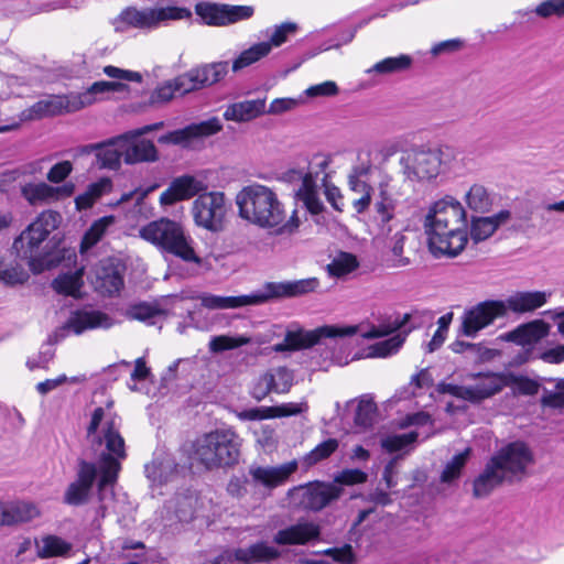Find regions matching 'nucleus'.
<instances>
[{
    "label": "nucleus",
    "instance_id": "nucleus-1",
    "mask_svg": "<svg viewBox=\"0 0 564 564\" xmlns=\"http://www.w3.org/2000/svg\"><path fill=\"white\" fill-rule=\"evenodd\" d=\"M87 438L94 451L102 445L105 449L98 456L97 464L79 458L77 462L76 479L72 481L63 496L64 503L73 507L88 502L95 481L98 486V499H105L107 487H112L121 470V462L126 459V443L120 434V419L106 413L102 406L91 413L87 426Z\"/></svg>",
    "mask_w": 564,
    "mask_h": 564
},
{
    "label": "nucleus",
    "instance_id": "nucleus-2",
    "mask_svg": "<svg viewBox=\"0 0 564 564\" xmlns=\"http://www.w3.org/2000/svg\"><path fill=\"white\" fill-rule=\"evenodd\" d=\"M424 227L429 247L435 256L456 257L468 241L466 212L452 196L433 204L425 216Z\"/></svg>",
    "mask_w": 564,
    "mask_h": 564
},
{
    "label": "nucleus",
    "instance_id": "nucleus-3",
    "mask_svg": "<svg viewBox=\"0 0 564 564\" xmlns=\"http://www.w3.org/2000/svg\"><path fill=\"white\" fill-rule=\"evenodd\" d=\"M239 216L264 229L278 228L279 234L294 232L300 226L296 210L286 219V212L276 193L265 185L253 183L236 196Z\"/></svg>",
    "mask_w": 564,
    "mask_h": 564
},
{
    "label": "nucleus",
    "instance_id": "nucleus-4",
    "mask_svg": "<svg viewBox=\"0 0 564 564\" xmlns=\"http://www.w3.org/2000/svg\"><path fill=\"white\" fill-rule=\"evenodd\" d=\"M533 462V453L527 443L514 441L506 444L487 460L482 471L475 478L474 497L486 498L505 482L521 481Z\"/></svg>",
    "mask_w": 564,
    "mask_h": 564
},
{
    "label": "nucleus",
    "instance_id": "nucleus-5",
    "mask_svg": "<svg viewBox=\"0 0 564 564\" xmlns=\"http://www.w3.org/2000/svg\"><path fill=\"white\" fill-rule=\"evenodd\" d=\"M61 221L58 212L44 210L14 239L12 249L18 257L28 261L33 273H41L59 263L61 256L53 252L48 243L42 245Z\"/></svg>",
    "mask_w": 564,
    "mask_h": 564
},
{
    "label": "nucleus",
    "instance_id": "nucleus-6",
    "mask_svg": "<svg viewBox=\"0 0 564 564\" xmlns=\"http://www.w3.org/2000/svg\"><path fill=\"white\" fill-rule=\"evenodd\" d=\"M456 158L452 147H414L402 151L400 173L405 182H424L436 178Z\"/></svg>",
    "mask_w": 564,
    "mask_h": 564
},
{
    "label": "nucleus",
    "instance_id": "nucleus-7",
    "mask_svg": "<svg viewBox=\"0 0 564 564\" xmlns=\"http://www.w3.org/2000/svg\"><path fill=\"white\" fill-rule=\"evenodd\" d=\"M139 235L155 246L162 253L172 254L184 262L200 264L202 259L194 249V240L184 227L172 219L162 217L142 226Z\"/></svg>",
    "mask_w": 564,
    "mask_h": 564
},
{
    "label": "nucleus",
    "instance_id": "nucleus-8",
    "mask_svg": "<svg viewBox=\"0 0 564 564\" xmlns=\"http://www.w3.org/2000/svg\"><path fill=\"white\" fill-rule=\"evenodd\" d=\"M241 438L232 430H216L197 438L193 458L207 469L231 467L239 463Z\"/></svg>",
    "mask_w": 564,
    "mask_h": 564
},
{
    "label": "nucleus",
    "instance_id": "nucleus-9",
    "mask_svg": "<svg viewBox=\"0 0 564 564\" xmlns=\"http://www.w3.org/2000/svg\"><path fill=\"white\" fill-rule=\"evenodd\" d=\"M192 17V12L183 7H161V8H144L138 10L135 8H127L121 11L116 19V31H123L120 24L135 29H155L162 23L175 20H184Z\"/></svg>",
    "mask_w": 564,
    "mask_h": 564
},
{
    "label": "nucleus",
    "instance_id": "nucleus-10",
    "mask_svg": "<svg viewBox=\"0 0 564 564\" xmlns=\"http://www.w3.org/2000/svg\"><path fill=\"white\" fill-rule=\"evenodd\" d=\"M357 333V325H324L313 330H288L284 339L275 344L272 349L275 352L295 351L310 348L318 344L322 338L350 337Z\"/></svg>",
    "mask_w": 564,
    "mask_h": 564
},
{
    "label": "nucleus",
    "instance_id": "nucleus-11",
    "mask_svg": "<svg viewBox=\"0 0 564 564\" xmlns=\"http://www.w3.org/2000/svg\"><path fill=\"white\" fill-rule=\"evenodd\" d=\"M194 223L213 232L223 230L227 214L226 197L223 192L200 193L193 202Z\"/></svg>",
    "mask_w": 564,
    "mask_h": 564
},
{
    "label": "nucleus",
    "instance_id": "nucleus-12",
    "mask_svg": "<svg viewBox=\"0 0 564 564\" xmlns=\"http://www.w3.org/2000/svg\"><path fill=\"white\" fill-rule=\"evenodd\" d=\"M505 316H507V304L503 301L480 302L464 312L459 333L474 338L481 329Z\"/></svg>",
    "mask_w": 564,
    "mask_h": 564
},
{
    "label": "nucleus",
    "instance_id": "nucleus-13",
    "mask_svg": "<svg viewBox=\"0 0 564 564\" xmlns=\"http://www.w3.org/2000/svg\"><path fill=\"white\" fill-rule=\"evenodd\" d=\"M195 13L207 25L224 26L250 19L254 13V9L251 6L199 2L195 6Z\"/></svg>",
    "mask_w": 564,
    "mask_h": 564
},
{
    "label": "nucleus",
    "instance_id": "nucleus-14",
    "mask_svg": "<svg viewBox=\"0 0 564 564\" xmlns=\"http://www.w3.org/2000/svg\"><path fill=\"white\" fill-rule=\"evenodd\" d=\"M228 69V62L207 64L180 75L178 84L184 90L194 91L218 83L227 75Z\"/></svg>",
    "mask_w": 564,
    "mask_h": 564
},
{
    "label": "nucleus",
    "instance_id": "nucleus-15",
    "mask_svg": "<svg viewBox=\"0 0 564 564\" xmlns=\"http://www.w3.org/2000/svg\"><path fill=\"white\" fill-rule=\"evenodd\" d=\"M321 527L307 520H300L294 524L278 530L273 535V543L280 546L306 545L319 540Z\"/></svg>",
    "mask_w": 564,
    "mask_h": 564
},
{
    "label": "nucleus",
    "instance_id": "nucleus-16",
    "mask_svg": "<svg viewBox=\"0 0 564 564\" xmlns=\"http://www.w3.org/2000/svg\"><path fill=\"white\" fill-rule=\"evenodd\" d=\"M207 188L206 184L193 175L175 177L169 187L160 195V204L174 205L177 202L189 199L199 195Z\"/></svg>",
    "mask_w": 564,
    "mask_h": 564
},
{
    "label": "nucleus",
    "instance_id": "nucleus-17",
    "mask_svg": "<svg viewBox=\"0 0 564 564\" xmlns=\"http://www.w3.org/2000/svg\"><path fill=\"white\" fill-rule=\"evenodd\" d=\"M319 285L316 278H307L295 281L267 282L263 290L268 302L283 297H296L314 292Z\"/></svg>",
    "mask_w": 564,
    "mask_h": 564
},
{
    "label": "nucleus",
    "instance_id": "nucleus-18",
    "mask_svg": "<svg viewBox=\"0 0 564 564\" xmlns=\"http://www.w3.org/2000/svg\"><path fill=\"white\" fill-rule=\"evenodd\" d=\"M180 465L173 455L169 453H158L151 463L144 466L147 478L158 486L172 481L180 473Z\"/></svg>",
    "mask_w": 564,
    "mask_h": 564
},
{
    "label": "nucleus",
    "instance_id": "nucleus-19",
    "mask_svg": "<svg viewBox=\"0 0 564 564\" xmlns=\"http://www.w3.org/2000/svg\"><path fill=\"white\" fill-rule=\"evenodd\" d=\"M341 492L343 489L338 485L317 482L304 489L301 503L305 509L319 511L337 500Z\"/></svg>",
    "mask_w": 564,
    "mask_h": 564
},
{
    "label": "nucleus",
    "instance_id": "nucleus-20",
    "mask_svg": "<svg viewBox=\"0 0 564 564\" xmlns=\"http://www.w3.org/2000/svg\"><path fill=\"white\" fill-rule=\"evenodd\" d=\"M113 325V319L100 311H75L64 325V328L72 329L76 335L87 329H108Z\"/></svg>",
    "mask_w": 564,
    "mask_h": 564
},
{
    "label": "nucleus",
    "instance_id": "nucleus-21",
    "mask_svg": "<svg viewBox=\"0 0 564 564\" xmlns=\"http://www.w3.org/2000/svg\"><path fill=\"white\" fill-rule=\"evenodd\" d=\"M236 561L242 564H269L282 556L281 551L267 541H258L234 552Z\"/></svg>",
    "mask_w": 564,
    "mask_h": 564
},
{
    "label": "nucleus",
    "instance_id": "nucleus-22",
    "mask_svg": "<svg viewBox=\"0 0 564 564\" xmlns=\"http://www.w3.org/2000/svg\"><path fill=\"white\" fill-rule=\"evenodd\" d=\"M481 380L475 386H470V402L477 403L499 393L505 387H508L507 372H479L476 375Z\"/></svg>",
    "mask_w": 564,
    "mask_h": 564
},
{
    "label": "nucleus",
    "instance_id": "nucleus-23",
    "mask_svg": "<svg viewBox=\"0 0 564 564\" xmlns=\"http://www.w3.org/2000/svg\"><path fill=\"white\" fill-rule=\"evenodd\" d=\"M126 88V84L118 82H95L90 87H88L83 93L69 94L70 110L78 111L87 106L93 105L97 101L98 95H105L115 91H123Z\"/></svg>",
    "mask_w": 564,
    "mask_h": 564
},
{
    "label": "nucleus",
    "instance_id": "nucleus-24",
    "mask_svg": "<svg viewBox=\"0 0 564 564\" xmlns=\"http://www.w3.org/2000/svg\"><path fill=\"white\" fill-rule=\"evenodd\" d=\"M265 98L246 99L228 105L224 111L227 121L248 122L265 113Z\"/></svg>",
    "mask_w": 564,
    "mask_h": 564
},
{
    "label": "nucleus",
    "instance_id": "nucleus-25",
    "mask_svg": "<svg viewBox=\"0 0 564 564\" xmlns=\"http://www.w3.org/2000/svg\"><path fill=\"white\" fill-rule=\"evenodd\" d=\"M123 147L124 135H118L99 142L95 165L100 170H118L121 164V158H124Z\"/></svg>",
    "mask_w": 564,
    "mask_h": 564
},
{
    "label": "nucleus",
    "instance_id": "nucleus-26",
    "mask_svg": "<svg viewBox=\"0 0 564 564\" xmlns=\"http://www.w3.org/2000/svg\"><path fill=\"white\" fill-rule=\"evenodd\" d=\"M296 468V460H292L275 467H252L249 473L256 482L274 488L283 484Z\"/></svg>",
    "mask_w": 564,
    "mask_h": 564
},
{
    "label": "nucleus",
    "instance_id": "nucleus-27",
    "mask_svg": "<svg viewBox=\"0 0 564 564\" xmlns=\"http://www.w3.org/2000/svg\"><path fill=\"white\" fill-rule=\"evenodd\" d=\"M511 213L507 209L488 217H473L470 221V238L474 242H480L491 237L495 231L507 220Z\"/></svg>",
    "mask_w": 564,
    "mask_h": 564
},
{
    "label": "nucleus",
    "instance_id": "nucleus-28",
    "mask_svg": "<svg viewBox=\"0 0 564 564\" xmlns=\"http://www.w3.org/2000/svg\"><path fill=\"white\" fill-rule=\"evenodd\" d=\"M551 293L544 291H522L510 295L506 301L507 312L527 313L542 307Z\"/></svg>",
    "mask_w": 564,
    "mask_h": 564
},
{
    "label": "nucleus",
    "instance_id": "nucleus-29",
    "mask_svg": "<svg viewBox=\"0 0 564 564\" xmlns=\"http://www.w3.org/2000/svg\"><path fill=\"white\" fill-rule=\"evenodd\" d=\"M2 511L3 527H11L18 523L28 522L39 516L37 508L33 503L24 501H2Z\"/></svg>",
    "mask_w": 564,
    "mask_h": 564
},
{
    "label": "nucleus",
    "instance_id": "nucleus-30",
    "mask_svg": "<svg viewBox=\"0 0 564 564\" xmlns=\"http://www.w3.org/2000/svg\"><path fill=\"white\" fill-rule=\"evenodd\" d=\"M414 59L409 54H399L398 56L386 57L366 70L367 74L377 75H397L409 72L413 66Z\"/></svg>",
    "mask_w": 564,
    "mask_h": 564
},
{
    "label": "nucleus",
    "instance_id": "nucleus-31",
    "mask_svg": "<svg viewBox=\"0 0 564 564\" xmlns=\"http://www.w3.org/2000/svg\"><path fill=\"white\" fill-rule=\"evenodd\" d=\"M98 289L109 296L120 292L123 288L122 270L113 263H102L97 272Z\"/></svg>",
    "mask_w": 564,
    "mask_h": 564
},
{
    "label": "nucleus",
    "instance_id": "nucleus-32",
    "mask_svg": "<svg viewBox=\"0 0 564 564\" xmlns=\"http://www.w3.org/2000/svg\"><path fill=\"white\" fill-rule=\"evenodd\" d=\"M123 154L127 164L154 162L158 160V150L150 140H140L129 145L124 137Z\"/></svg>",
    "mask_w": 564,
    "mask_h": 564
},
{
    "label": "nucleus",
    "instance_id": "nucleus-33",
    "mask_svg": "<svg viewBox=\"0 0 564 564\" xmlns=\"http://www.w3.org/2000/svg\"><path fill=\"white\" fill-rule=\"evenodd\" d=\"M75 112L70 110L69 95L56 96L47 100H40L29 109V118H42L46 116H55L62 112Z\"/></svg>",
    "mask_w": 564,
    "mask_h": 564
},
{
    "label": "nucleus",
    "instance_id": "nucleus-34",
    "mask_svg": "<svg viewBox=\"0 0 564 564\" xmlns=\"http://www.w3.org/2000/svg\"><path fill=\"white\" fill-rule=\"evenodd\" d=\"M296 197L303 202L312 215H318L324 210L323 202L318 197L317 185L311 173L302 177V184L296 191Z\"/></svg>",
    "mask_w": 564,
    "mask_h": 564
},
{
    "label": "nucleus",
    "instance_id": "nucleus-35",
    "mask_svg": "<svg viewBox=\"0 0 564 564\" xmlns=\"http://www.w3.org/2000/svg\"><path fill=\"white\" fill-rule=\"evenodd\" d=\"M84 269H78L75 272L59 274L52 282V288L56 293L63 295H70L76 297L83 286Z\"/></svg>",
    "mask_w": 564,
    "mask_h": 564
},
{
    "label": "nucleus",
    "instance_id": "nucleus-36",
    "mask_svg": "<svg viewBox=\"0 0 564 564\" xmlns=\"http://www.w3.org/2000/svg\"><path fill=\"white\" fill-rule=\"evenodd\" d=\"M375 219L382 226L387 225L394 217L395 200L387 188L380 184L379 194L376 197L375 204Z\"/></svg>",
    "mask_w": 564,
    "mask_h": 564
},
{
    "label": "nucleus",
    "instance_id": "nucleus-37",
    "mask_svg": "<svg viewBox=\"0 0 564 564\" xmlns=\"http://www.w3.org/2000/svg\"><path fill=\"white\" fill-rule=\"evenodd\" d=\"M411 315L405 313L403 315H397L394 317L389 316L380 322L378 326H372L367 333L362 334L366 339H373L388 336L399 329H401L409 321Z\"/></svg>",
    "mask_w": 564,
    "mask_h": 564
},
{
    "label": "nucleus",
    "instance_id": "nucleus-38",
    "mask_svg": "<svg viewBox=\"0 0 564 564\" xmlns=\"http://www.w3.org/2000/svg\"><path fill=\"white\" fill-rule=\"evenodd\" d=\"M467 206L480 214L488 213L492 206V198L487 188L480 184H474L465 196Z\"/></svg>",
    "mask_w": 564,
    "mask_h": 564
},
{
    "label": "nucleus",
    "instance_id": "nucleus-39",
    "mask_svg": "<svg viewBox=\"0 0 564 564\" xmlns=\"http://www.w3.org/2000/svg\"><path fill=\"white\" fill-rule=\"evenodd\" d=\"M359 267L357 257L349 252H339L326 269L329 275L341 278L355 271Z\"/></svg>",
    "mask_w": 564,
    "mask_h": 564
},
{
    "label": "nucleus",
    "instance_id": "nucleus-40",
    "mask_svg": "<svg viewBox=\"0 0 564 564\" xmlns=\"http://www.w3.org/2000/svg\"><path fill=\"white\" fill-rule=\"evenodd\" d=\"M113 223L112 217H102L93 223L89 229L85 232L80 242V252L84 253L93 248L106 234L109 225Z\"/></svg>",
    "mask_w": 564,
    "mask_h": 564
},
{
    "label": "nucleus",
    "instance_id": "nucleus-41",
    "mask_svg": "<svg viewBox=\"0 0 564 564\" xmlns=\"http://www.w3.org/2000/svg\"><path fill=\"white\" fill-rule=\"evenodd\" d=\"M42 547L37 551L41 558L65 556L72 550V544L56 535H47L42 540Z\"/></svg>",
    "mask_w": 564,
    "mask_h": 564
},
{
    "label": "nucleus",
    "instance_id": "nucleus-42",
    "mask_svg": "<svg viewBox=\"0 0 564 564\" xmlns=\"http://www.w3.org/2000/svg\"><path fill=\"white\" fill-rule=\"evenodd\" d=\"M409 332L410 330L399 333L388 339L371 345L369 347V356L384 358L392 354H395L402 347Z\"/></svg>",
    "mask_w": 564,
    "mask_h": 564
},
{
    "label": "nucleus",
    "instance_id": "nucleus-43",
    "mask_svg": "<svg viewBox=\"0 0 564 564\" xmlns=\"http://www.w3.org/2000/svg\"><path fill=\"white\" fill-rule=\"evenodd\" d=\"M545 334V324L536 322L518 327L512 333V337L520 345H531L544 337Z\"/></svg>",
    "mask_w": 564,
    "mask_h": 564
},
{
    "label": "nucleus",
    "instance_id": "nucleus-44",
    "mask_svg": "<svg viewBox=\"0 0 564 564\" xmlns=\"http://www.w3.org/2000/svg\"><path fill=\"white\" fill-rule=\"evenodd\" d=\"M268 54L269 45L262 44V42L257 43L239 54L232 63V70L239 72L260 61L262 57H265Z\"/></svg>",
    "mask_w": 564,
    "mask_h": 564
},
{
    "label": "nucleus",
    "instance_id": "nucleus-45",
    "mask_svg": "<svg viewBox=\"0 0 564 564\" xmlns=\"http://www.w3.org/2000/svg\"><path fill=\"white\" fill-rule=\"evenodd\" d=\"M377 410V404L371 398L362 397L356 409L355 424L364 430L370 429L373 425Z\"/></svg>",
    "mask_w": 564,
    "mask_h": 564
},
{
    "label": "nucleus",
    "instance_id": "nucleus-46",
    "mask_svg": "<svg viewBox=\"0 0 564 564\" xmlns=\"http://www.w3.org/2000/svg\"><path fill=\"white\" fill-rule=\"evenodd\" d=\"M339 442L336 438H328L317 444L310 453L303 457V464L312 467L317 463L330 457L338 448Z\"/></svg>",
    "mask_w": 564,
    "mask_h": 564
},
{
    "label": "nucleus",
    "instance_id": "nucleus-47",
    "mask_svg": "<svg viewBox=\"0 0 564 564\" xmlns=\"http://www.w3.org/2000/svg\"><path fill=\"white\" fill-rule=\"evenodd\" d=\"M470 453L471 449L467 447L463 452L454 455L452 459L447 462L441 474L442 482H452L460 476L462 469L470 457Z\"/></svg>",
    "mask_w": 564,
    "mask_h": 564
},
{
    "label": "nucleus",
    "instance_id": "nucleus-48",
    "mask_svg": "<svg viewBox=\"0 0 564 564\" xmlns=\"http://www.w3.org/2000/svg\"><path fill=\"white\" fill-rule=\"evenodd\" d=\"M268 302L263 286L248 295L223 296V310L259 305Z\"/></svg>",
    "mask_w": 564,
    "mask_h": 564
},
{
    "label": "nucleus",
    "instance_id": "nucleus-49",
    "mask_svg": "<svg viewBox=\"0 0 564 564\" xmlns=\"http://www.w3.org/2000/svg\"><path fill=\"white\" fill-rule=\"evenodd\" d=\"M299 26L294 22H283L279 25H274L273 29L267 30L265 34L269 35V41L262 42V44L269 45V53L272 47H279L288 41L289 35L296 33Z\"/></svg>",
    "mask_w": 564,
    "mask_h": 564
},
{
    "label": "nucleus",
    "instance_id": "nucleus-50",
    "mask_svg": "<svg viewBox=\"0 0 564 564\" xmlns=\"http://www.w3.org/2000/svg\"><path fill=\"white\" fill-rule=\"evenodd\" d=\"M507 382L508 387H514V394L535 395L540 389V383L538 381L511 371H507Z\"/></svg>",
    "mask_w": 564,
    "mask_h": 564
},
{
    "label": "nucleus",
    "instance_id": "nucleus-51",
    "mask_svg": "<svg viewBox=\"0 0 564 564\" xmlns=\"http://www.w3.org/2000/svg\"><path fill=\"white\" fill-rule=\"evenodd\" d=\"M178 93L180 95H184L191 93L189 90H184L178 84V76L172 80H167L161 86H159L150 97L151 105L164 104L170 101L174 95Z\"/></svg>",
    "mask_w": 564,
    "mask_h": 564
},
{
    "label": "nucleus",
    "instance_id": "nucleus-52",
    "mask_svg": "<svg viewBox=\"0 0 564 564\" xmlns=\"http://www.w3.org/2000/svg\"><path fill=\"white\" fill-rule=\"evenodd\" d=\"M161 314V310L153 304L140 302L128 307L126 316L148 324H153V318Z\"/></svg>",
    "mask_w": 564,
    "mask_h": 564
},
{
    "label": "nucleus",
    "instance_id": "nucleus-53",
    "mask_svg": "<svg viewBox=\"0 0 564 564\" xmlns=\"http://www.w3.org/2000/svg\"><path fill=\"white\" fill-rule=\"evenodd\" d=\"M269 377L273 379V392L281 394L290 391L293 386V371L286 367H276L268 370Z\"/></svg>",
    "mask_w": 564,
    "mask_h": 564
},
{
    "label": "nucleus",
    "instance_id": "nucleus-54",
    "mask_svg": "<svg viewBox=\"0 0 564 564\" xmlns=\"http://www.w3.org/2000/svg\"><path fill=\"white\" fill-rule=\"evenodd\" d=\"M406 237L401 232H395L391 238L390 250L393 259L388 260V267L392 269L406 267L411 263L410 258L403 256Z\"/></svg>",
    "mask_w": 564,
    "mask_h": 564
},
{
    "label": "nucleus",
    "instance_id": "nucleus-55",
    "mask_svg": "<svg viewBox=\"0 0 564 564\" xmlns=\"http://www.w3.org/2000/svg\"><path fill=\"white\" fill-rule=\"evenodd\" d=\"M29 279L28 272L18 263L0 260V280L8 285L22 284Z\"/></svg>",
    "mask_w": 564,
    "mask_h": 564
},
{
    "label": "nucleus",
    "instance_id": "nucleus-56",
    "mask_svg": "<svg viewBox=\"0 0 564 564\" xmlns=\"http://www.w3.org/2000/svg\"><path fill=\"white\" fill-rule=\"evenodd\" d=\"M24 195L32 205H35L39 202L57 199V189L46 183H39L25 188Z\"/></svg>",
    "mask_w": 564,
    "mask_h": 564
},
{
    "label": "nucleus",
    "instance_id": "nucleus-57",
    "mask_svg": "<svg viewBox=\"0 0 564 564\" xmlns=\"http://www.w3.org/2000/svg\"><path fill=\"white\" fill-rule=\"evenodd\" d=\"M249 343L246 337H230L226 335L212 337L208 348L212 352H221L225 350L235 349Z\"/></svg>",
    "mask_w": 564,
    "mask_h": 564
},
{
    "label": "nucleus",
    "instance_id": "nucleus-58",
    "mask_svg": "<svg viewBox=\"0 0 564 564\" xmlns=\"http://www.w3.org/2000/svg\"><path fill=\"white\" fill-rule=\"evenodd\" d=\"M194 139L207 138L218 133L223 129L220 120L213 117L208 120L188 124Z\"/></svg>",
    "mask_w": 564,
    "mask_h": 564
},
{
    "label": "nucleus",
    "instance_id": "nucleus-59",
    "mask_svg": "<svg viewBox=\"0 0 564 564\" xmlns=\"http://www.w3.org/2000/svg\"><path fill=\"white\" fill-rule=\"evenodd\" d=\"M417 438V433L410 432L406 434L388 436L381 442V446L389 453H394L403 449L408 445L414 443Z\"/></svg>",
    "mask_w": 564,
    "mask_h": 564
},
{
    "label": "nucleus",
    "instance_id": "nucleus-60",
    "mask_svg": "<svg viewBox=\"0 0 564 564\" xmlns=\"http://www.w3.org/2000/svg\"><path fill=\"white\" fill-rule=\"evenodd\" d=\"M534 13L542 18H564V0H544L534 8Z\"/></svg>",
    "mask_w": 564,
    "mask_h": 564
},
{
    "label": "nucleus",
    "instance_id": "nucleus-61",
    "mask_svg": "<svg viewBox=\"0 0 564 564\" xmlns=\"http://www.w3.org/2000/svg\"><path fill=\"white\" fill-rule=\"evenodd\" d=\"M273 379L269 377L268 371L260 375L250 389L251 397L257 401H262L265 399L271 392H273L272 388Z\"/></svg>",
    "mask_w": 564,
    "mask_h": 564
},
{
    "label": "nucleus",
    "instance_id": "nucleus-62",
    "mask_svg": "<svg viewBox=\"0 0 564 564\" xmlns=\"http://www.w3.org/2000/svg\"><path fill=\"white\" fill-rule=\"evenodd\" d=\"M321 553L340 564H355L356 562V556L350 544H345L341 547H329Z\"/></svg>",
    "mask_w": 564,
    "mask_h": 564
},
{
    "label": "nucleus",
    "instance_id": "nucleus-63",
    "mask_svg": "<svg viewBox=\"0 0 564 564\" xmlns=\"http://www.w3.org/2000/svg\"><path fill=\"white\" fill-rule=\"evenodd\" d=\"M367 480V474L360 469H344L335 476V485L352 486Z\"/></svg>",
    "mask_w": 564,
    "mask_h": 564
},
{
    "label": "nucleus",
    "instance_id": "nucleus-64",
    "mask_svg": "<svg viewBox=\"0 0 564 564\" xmlns=\"http://www.w3.org/2000/svg\"><path fill=\"white\" fill-rule=\"evenodd\" d=\"M73 171V164L69 161H62L54 164L47 172V180L51 183L63 182Z\"/></svg>",
    "mask_w": 564,
    "mask_h": 564
}]
</instances>
